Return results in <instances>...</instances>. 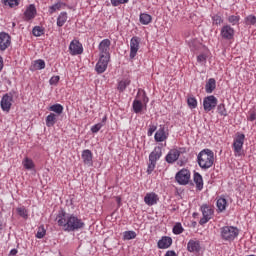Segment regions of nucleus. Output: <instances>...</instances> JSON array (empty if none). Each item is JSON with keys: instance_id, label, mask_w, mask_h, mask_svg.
<instances>
[{"instance_id": "obj_28", "label": "nucleus", "mask_w": 256, "mask_h": 256, "mask_svg": "<svg viewBox=\"0 0 256 256\" xmlns=\"http://www.w3.org/2000/svg\"><path fill=\"white\" fill-rule=\"evenodd\" d=\"M57 114L55 113H50L47 117H46V126L47 127H54L55 123H57Z\"/></svg>"}, {"instance_id": "obj_44", "label": "nucleus", "mask_w": 256, "mask_h": 256, "mask_svg": "<svg viewBox=\"0 0 256 256\" xmlns=\"http://www.w3.org/2000/svg\"><path fill=\"white\" fill-rule=\"evenodd\" d=\"M110 2L113 7H119V5H124L125 3H129V0H110Z\"/></svg>"}, {"instance_id": "obj_19", "label": "nucleus", "mask_w": 256, "mask_h": 256, "mask_svg": "<svg viewBox=\"0 0 256 256\" xmlns=\"http://www.w3.org/2000/svg\"><path fill=\"white\" fill-rule=\"evenodd\" d=\"M37 16V8L34 6V4H30L25 12H24V20L26 21H32L34 17Z\"/></svg>"}, {"instance_id": "obj_56", "label": "nucleus", "mask_w": 256, "mask_h": 256, "mask_svg": "<svg viewBox=\"0 0 256 256\" xmlns=\"http://www.w3.org/2000/svg\"><path fill=\"white\" fill-rule=\"evenodd\" d=\"M116 201H117L118 204L121 203V197H117Z\"/></svg>"}, {"instance_id": "obj_38", "label": "nucleus", "mask_w": 256, "mask_h": 256, "mask_svg": "<svg viewBox=\"0 0 256 256\" xmlns=\"http://www.w3.org/2000/svg\"><path fill=\"white\" fill-rule=\"evenodd\" d=\"M239 21H241V16H239V15H231L228 17V22L231 25H238Z\"/></svg>"}, {"instance_id": "obj_60", "label": "nucleus", "mask_w": 256, "mask_h": 256, "mask_svg": "<svg viewBox=\"0 0 256 256\" xmlns=\"http://www.w3.org/2000/svg\"><path fill=\"white\" fill-rule=\"evenodd\" d=\"M193 215H194V216H197V213H194Z\"/></svg>"}, {"instance_id": "obj_58", "label": "nucleus", "mask_w": 256, "mask_h": 256, "mask_svg": "<svg viewBox=\"0 0 256 256\" xmlns=\"http://www.w3.org/2000/svg\"><path fill=\"white\" fill-rule=\"evenodd\" d=\"M16 25H17V24H16L15 22L12 23V27H16Z\"/></svg>"}, {"instance_id": "obj_21", "label": "nucleus", "mask_w": 256, "mask_h": 256, "mask_svg": "<svg viewBox=\"0 0 256 256\" xmlns=\"http://www.w3.org/2000/svg\"><path fill=\"white\" fill-rule=\"evenodd\" d=\"M173 245V239L169 236H163L157 243L158 249H169Z\"/></svg>"}, {"instance_id": "obj_33", "label": "nucleus", "mask_w": 256, "mask_h": 256, "mask_svg": "<svg viewBox=\"0 0 256 256\" xmlns=\"http://www.w3.org/2000/svg\"><path fill=\"white\" fill-rule=\"evenodd\" d=\"M22 165L24 168H26L28 171H31V169H35V163H33V160L31 158H25L22 162Z\"/></svg>"}, {"instance_id": "obj_16", "label": "nucleus", "mask_w": 256, "mask_h": 256, "mask_svg": "<svg viewBox=\"0 0 256 256\" xmlns=\"http://www.w3.org/2000/svg\"><path fill=\"white\" fill-rule=\"evenodd\" d=\"M169 134L165 131V126L160 125L159 129L156 131L154 135V139L156 143H163V141H167Z\"/></svg>"}, {"instance_id": "obj_51", "label": "nucleus", "mask_w": 256, "mask_h": 256, "mask_svg": "<svg viewBox=\"0 0 256 256\" xmlns=\"http://www.w3.org/2000/svg\"><path fill=\"white\" fill-rule=\"evenodd\" d=\"M256 120V110H251L250 115L248 117V121H255Z\"/></svg>"}, {"instance_id": "obj_53", "label": "nucleus", "mask_w": 256, "mask_h": 256, "mask_svg": "<svg viewBox=\"0 0 256 256\" xmlns=\"http://www.w3.org/2000/svg\"><path fill=\"white\" fill-rule=\"evenodd\" d=\"M165 256H177V253H175L174 250H168L166 252Z\"/></svg>"}, {"instance_id": "obj_46", "label": "nucleus", "mask_w": 256, "mask_h": 256, "mask_svg": "<svg viewBox=\"0 0 256 256\" xmlns=\"http://www.w3.org/2000/svg\"><path fill=\"white\" fill-rule=\"evenodd\" d=\"M47 231L45 230V228H39L38 232L36 233V238L37 239H43V237H45Z\"/></svg>"}, {"instance_id": "obj_27", "label": "nucleus", "mask_w": 256, "mask_h": 256, "mask_svg": "<svg viewBox=\"0 0 256 256\" xmlns=\"http://www.w3.org/2000/svg\"><path fill=\"white\" fill-rule=\"evenodd\" d=\"M63 7H67V4L65 2L58 1L54 5L49 6L48 11L50 15H53V13H55L56 11L63 9Z\"/></svg>"}, {"instance_id": "obj_26", "label": "nucleus", "mask_w": 256, "mask_h": 256, "mask_svg": "<svg viewBox=\"0 0 256 256\" xmlns=\"http://www.w3.org/2000/svg\"><path fill=\"white\" fill-rule=\"evenodd\" d=\"M216 207L218 209V213H223V211L227 209V199L219 197L216 201Z\"/></svg>"}, {"instance_id": "obj_40", "label": "nucleus", "mask_w": 256, "mask_h": 256, "mask_svg": "<svg viewBox=\"0 0 256 256\" xmlns=\"http://www.w3.org/2000/svg\"><path fill=\"white\" fill-rule=\"evenodd\" d=\"M184 229L183 226L181 225V223H176L173 227V233L174 235H181V233H183Z\"/></svg>"}, {"instance_id": "obj_3", "label": "nucleus", "mask_w": 256, "mask_h": 256, "mask_svg": "<svg viewBox=\"0 0 256 256\" xmlns=\"http://www.w3.org/2000/svg\"><path fill=\"white\" fill-rule=\"evenodd\" d=\"M163 155V149L161 146H156L154 150L149 154V163L147 168L148 175H151L153 171H155V167H157V161L161 159Z\"/></svg>"}, {"instance_id": "obj_2", "label": "nucleus", "mask_w": 256, "mask_h": 256, "mask_svg": "<svg viewBox=\"0 0 256 256\" xmlns=\"http://www.w3.org/2000/svg\"><path fill=\"white\" fill-rule=\"evenodd\" d=\"M197 163L203 171L211 169L213 163H215V153H213L211 149H203L197 155Z\"/></svg>"}, {"instance_id": "obj_8", "label": "nucleus", "mask_w": 256, "mask_h": 256, "mask_svg": "<svg viewBox=\"0 0 256 256\" xmlns=\"http://www.w3.org/2000/svg\"><path fill=\"white\" fill-rule=\"evenodd\" d=\"M13 105V94L6 93L3 95L0 101V107L4 113H9L11 111V107Z\"/></svg>"}, {"instance_id": "obj_1", "label": "nucleus", "mask_w": 256, "mask_h": 256, "mask_svg": "<svg viewBox=\"0 0 256 256\" xmlns=\"http://www.w3.org/2000/svg\"><path fill=\"white\" fill-rule=\"evenodd\" d=\"M58 227H61L66 233H73L85 229V222L75 214L66 213L64 209H60L56 216Z\"/></svg>"}, {"instance_id": "obj_52", "label": "nucleus", "mask_w": 256, "mask_h": 256, "mask_svg": "<svg viewBox=\"0 0 256 256\" xmlns=\"http://www.w3.org/2000/svg\"><path fill=\"white\" fill-rule=\"evenodd\" d=\"M142 101L144 105H147L149 103V97H147V94H145V92L143 93Z\"/></svg>"}, {"instance_id": "obj_20", "label": "nucleus", "mask_w": 256, "mask_h": 256, "mask_svg": "<svg viewBox=\"0 0 256 256\" xmlns=\"http://www.w3.org/2000/svg\"><path fill=\"white\" fill-rule=\"evenodd\" d=\"M82 160L84 165L88 167H93V152L91 150L86 149L82 152Z\"/></svg>"}, {"instance_id": "obj_55", "label": "nucleus", "mask_w": 256, "mask_h": 256, "mask_svg": "<svg viewBox=\"0 0 256 256\" xmlns=\"http://www.w3.org/2000/svg\"><path fill=\"white\" fill-rule=\"evenodd\" d=\"M0 71H3V57L0 56Z\"/></svg>"}, {"instance_id": "obj_54", "label": "nucleus", "mask_w": 256, "mask_h": 256, "mask_svg": "<svg viewBox=\"0 0 256 256\" xmlns=\"http://www.w3.org/2000/svg\"><path fill=\"white\" fill-rule=\"evenodd\" d=\"M17 253H19V251L15 248L10 251V255H12V256L17 255Z\"/></svg>"}, {"instance_id": "obj_15", "label": "nucleus", "mask_w": 256, "mask_h": 256, "mask_svg": "<svg viewBox=\"0 0 256 256\" xmlns=\"http://www.w3.org/2000/svg\"><path fill=\"white\" fill-rule=\"evenodd\" d=\"M11 46V36L6 32L0 33V51H6Z\"/></svg>"}, {"instance_id": "obj_35", "label": "nucleus", "mask_w": 256, "mask_h": 256, "mask_svg": "<svg viewBox=\"0 0 256 256\" xmlns=\"http://www.w3.org/2000/svg\"><path fill=\"white\" fill-rule=\"evenodd\" d=\"M49 111H53L56 115H61L63 113V105L61 104H54L50 106Z\"/></svg>"}, {"instance_id": "obj_11", "label": "nucleus", "mask_w": 256, "mask_h": 256, "mask_svg": "<svg viewBox=\"0 0 256 256\" xmlns=\"http://www.w3.org/2000/svg\"><path fill=\"white\" fill-rule=\"evenodd\" d=\"M110 47H111V40L109 39L102 40L98 46V49L100 51V57L111 58V54L109 53Z\"/></svg>"}, {"instance_id": "obj_32", "label": "nucleus", "mask_w": 256, "mask_h": 256, "mask_svg": "<svg viewBox=\"0 0 256 256\" xmlns=\"http://www.w3.org/2000/svg\"><path fill=\"white\" fill-rule=\"evenodd\" d=\"M132 108L134 113H141V111H143V102H141V100L135 99L132 103Z\"/></svg>"}, {"instance_id": "obj_18", "label": "nucleus", "mask_w": 256, "mask_h": 256, "mask_svg": "<svg viewBox=\"0 0 256 256\" xmlns=\"http://www.w3.org/2000/svg\"><path fill=\"white\" fill-rule=\"evenodd\" d=\"M159 201V196L155 193H147L144 197V203L148 205V207H153V205H157Z\"/></svg>"}, {"instance_id": "obj_31", "label": "nucleus", "mask_w": 256, "mask_h": 256, "mask_svg": "<svg viewBox=\"0 0 256 256\" xmlns=\"http://www.w3.org/2000/svg\"><path fill=\"white\" fill-rule=\"evenodd\" d=\"M151 21H153V17H151V15H149L147 13L140 14V23L142 25H149V23H151Z\"/></svg>"}, {"instance_id": "obj_42", "label": "nucleus", "mask_w": 256, "mask_h": 256, "mask_svg": "<svg viewBox=\"0 0 256 256\" xmlns=\"http://www.w3.org/2000/svg\"><path fill=\"white\" fill-rule=\"evenodd\" d=\"M18 215H20V217H22L23 219H27V217H29V214L27 213V209H25V207H19L16 209Z\"/></svg>"}, {"instance_id": "obj_50", "label": "nucleus", "mask_w": 256, "mask_h": 256, "mask_svg": "<svg viewBox=\"0 0 256 256\" xmlns=\"http://www.w3.org/2000/svg\"><path fill=\"white\" fill-rule=\"evenodd\" d=\"M207 61V56L205 54H200L197 56L198 63H205Z\"/></svg>"}, {"instance_id": "obj_48", "label": "nucleus", "mask_w": 256, "mask_h": 256, "mask_svg": "<svg viewBox=\"0 0 256 256\" xmlns=\"http://www.w3.org/2000/svg\"><path fill=\"white\" fill-rule=\"evenodd\" d=\"M156 131H157V126L150 125L149 129H148V133H147L148 137H151L153 135V133Z\"/></svg>"}, {"instance_id": "obj_30", "label": "nucleus", "mask_w": 256, "mask_h": 256, "mask_svg": "<svg viewBox=\"0 0 256 256\" xmlns=\"http://www.w3.org/2000/svg\"><path fill=\"white\" fill-rule=\"evenodd\" d=\"M129 85H131V80L125 79V80L118 82L117 89L120 93H123V91H125L127 89V87H129Z\"/></svg>"}, {"instance_id": "obj_57", "label": "nucleus", "mask_w": 256, "mask_h": 256, "mask_svg": "<svg viewBox=\"0 0 256 256\" xmlns=\"http://www.w3.org/2000/svg\"><path fill=\"white\" fill-rule=\"evenodd\" d=\"M2 229H3V223H1L0 221V231H2Z\"/></svg>"}, {"instance_id": "obj_37", "label": "nucleus", "mask_w": 256, "mask_h": 256, "mask_svg": "<svg viewBox=\"0 0 256 256\" xmlns=\"http://www.w3.org/2000/svg\"><path fill=\"white\" fill-rule=\"evenodd\" d=\"M34 37H41V35H45V28L41 26H35L32 30Z\"/></svg>"}, {"instance_id": "obj_39", "label": "nucleus", "mask_w": 256, "mask_h": 256, "mask_svg": "<svg viewBox=\"0 0 256 256\" xmlns=\"http://www.w3.org/2000/svg\"><path fill=\"white\" fill-rule=\"evenodd\" d=\"M217 113H219L221 117H227V108H225V105L223 103L217 106Z\"/></svg>"}, {"instance_id": "obj_23", "label": "nucleus", "mask_w": 256, "mask_h": 256, "mask_svg": "<svg viewBox=\"0 0 256 256\" xmlns=\"http://www.w3.org/2000/svg\"><path fill=\"white\" fill-rule=\"evenodd\" d=\"M215 89H217V81L215 80V78L208 79L205 85L206 93L211 94Z\"/></svg>"}, {"instance_id": "obj_47", "label": "nucleus", "mask_w": 256, "mask_h": 256, "mask_svg": "<svg viewBox=\"0 0 256 256\" xmlns=\"http://www.w3.org/2000/svg\"><path fill=\"white\" fill-rule=\"evenodd\" d=\"M103 127V124L98 123L91 127L92 133H99L101 131V128Z\"/></svg>"}, {"instance_id": "obj_5", "label": "nucleus", "mask_w": 256, "mask_h": 256, "mask_svg": "<svg viewBox=\"0 0 256 256\" xmlns=\"http://www.w3.org/2000/svg\"><path fill=\"white\" fill-rule=\"evenodd\" d=\"M243 145H245V134L238 132L232 144L235 157H243Z\"/></svg>"}, {"instance_id": "obj_14", "label": "nucleus", "mask_w": 256, "mask_h": 256, "mask_svg": "<svg viewBox=\"0 0 256 256\" xmlns=\"http://www.w3.org/2000/svg\"><path fill=\"white\" fill-rule=\"evenodd\" d=\"M69 52L73 56L83 54V44L78 40H72L69 45Z\"/></svg>"}, {"instance_id": "obj_7", "label": "nucleus", "mask_w": 256, "mask_h": 256, "mask_svg": "<svg viewBox=\"0 0 256 256\" xmlns=\"http://www.w3.org/2000/svg\"><path fill=\"white\" fill-rule=\"evenodd\" d=\"M175 181L178 185H189V181H191V171L189 169H181L175 175Z\"/></svg>"}, {"instance_id": "obj_22", "label": "nucleus", "mask_w": 256, "mask_h": 256, "mask_svg": "<svg viewBox=\"0 0 256 256\" xmlns=\"http://www.w3.org/2000/svg\"><path fill=\"white\" fill-rule=\"evenodd\" d=\"M180 155H181V152L179 150L177 149L170 150L165 157V161L166 163H170V164L175 163V161L179 159Z\"/></svg>"}, {"instance_id": "obj_59", "label": "nucleus", "mask_w": 256, "mask_h": 256, "mask_svg": "<svg viewBox=\"0 0 256 256\" xmlns=\"http://www.w3.org/2000/svg\"><path fill=\"white\" fill-rule=\"evenodd\" d=\"M105 121H107V117H104V118H103V122H105Z\"/></svg>"}, {"instance_id": "obj_9", "label": "nucleus", "mask_w": 256, "mask_h": 256, "mask_svg": "<svg viewBox=\"0 0 256 256\" xmlns=\"http://www.w3.org/2000/svg\"><path fill=\"white\" fill-rule=\"evenodd\" d=\"M217 103H219V100H217V97H215L214 95L205 97L203 100L204 111H206V113H209V111H213V109L217 107Z\"/></svg>"}, {"instance_id": "obj_10", "label": "nucleus", "mask_w": 256, "mask_h": 256, "mask_svg": "<svg viewBox=\"0 0 256 256\" xmlns=\"http://www.w3.org/2000/svg\"><path fill=\"white\" fill-rule=\"evenodd\" d=\"M141 43V38L138 36H133L130 40V59H135L137 57V52L139 51V45Z\"/></svg>"}, {"instance_id": "obj_41", "label": "nucleus", "mask_w": 256, "mask_h": 256, "mask_svg": "<svg viewBox=\"0 0 256 256\" xmlns=\"http://www.w3.org/2000/svg\"><path fill=\"white\" fill-rule=\"evenodd\" d=\"M187 103L190 109H197V99L195 97H189Z\"/></svg>"}, {"instance_id": "obj_4", "label": "nucleus", "mask_w": 256, "mask_h": 256, "mask_svg": "<svg viewBox=\"0 0 256 256\" xmlns=\"http://www.w3.org/2000/svg\"><path fill=\"white\" fill-rule=\"evenodd\" d=\"M239 236V229L234 226H224L220 228V237L223 241H235Z\"/></svg>"}, {"instance_id": "obj_29", "label": "nucleus", "mask_w": 256, "mask_h": 256, "mask_svg": "<svg viewBox=\"0 0 256 256\" xmlns=\"http://www.w3.org/2000/svg\"><path fill=\"white\" fill-rule=\"evenodd\" d=\"M67 19H68L67 12H61L57 18V26L63 27V25L67 23Z\"/></svg>"}, {"instance_id": "obj_24", "label": "nucleus", "mask_w": 256, "mask_h": 256, "mask_svg": "<svg viewBox=\"0 0 256 256\" xmlns=\"http://www.w3.org/2000/svg\"><path fill=\"white\" fill-rule=\"evenodd\" d=\"M42 69H45V60L43 59L35 60L30 67V71H41Z\"/></svg>"}, {"instance_id": "obj_13", "label": "nucleus", "mask_w": 256, "mask_h": 256, "mask_svg": "<svg viewBox=\"0 0 256 256\" xmlns=\"http://www.w3.org/2000/svg\"><path fill=\"white\" fill-rule=\"evenodd\" d=\"M220 35L222 39H226L227 41H231L233 37H235V29L231 27V25H224L221 28Z\"/></svg>"}, {"instance_id": "obj_43", "label": "nucleus", "mask_w": 256, "mask_h": 256, "mask_svg": "<svg viewBox=\"0 0 256 256\" xmlns=\"http://www.w3.org/2000/svg\"><path fill=\"white\" fill-rule=\"evenodd\" d=\"M212 21L213 25H221V23H223V18L219 14H216L212 16Z\"/></svg>"}, {"instance_id": "obj_36", "label": "nucleus", "mask_w": 256, "mask_h": 256, "mask_svg": "<svg viewBox=\"0 0 256 256\" xmlns=\"http://www.w3.org/2000/svg\"><path fill=\"white\" fill-rule=\"evenodd\" d=\"M21 0H2L3 5L10 7L13 9V7H19V3Z\"/></svg>"}, {"instance_id": "obj_49", "label": "nucleus", "mask_w": 256, "mask_h": 256, "mask_svg": "<svg viewBox=\"0 0 256 256\" xmlns=\"http://www.w3.org/2000/svg\"><path fill=\"white\" fill-rule=\"evenodd\" d=\"M59 76H52L49 80L50 85H57L59 83Z\"/></svg>"}, {"instance_id": "obj_6", "label": "nucleus", "mask_w": 256, "mask_h": 256, "mask_svg": "<svg viewBox=\"0 0 256 256\" xmlns=\"http://www.w3.org/2000/svg\"><path fill=\"white\" fill-rule=\"evenodd\" d=\"M200 211L202 213V218L199 221V225H205L213 219V214L215 213L213 208L209 206L208 204H203L200 207Z\"/></svg>"}, {"instance_id": "obj_12", "label": "nucleus", "mask_w": 256, "mask_h": 256, "mask_svg": "<svg viewBox=\"0 0 256 256\" xmlns=\"http://www.w3.org/2000/svg\"><path fill=\"white\" fill-rule=\"evenodd\" d=\"M109 57H105V56H100L98 62L96 63V66H95V71L98 73V74H101V73H105V71H107V67L109 65Z\"/></svg>"}, {"instance_id": "obj_34", "label": "nucleus", "mask_w": 256, "mask_h": 256, "mask_svg": "<svg viewBox=\"0 0 256 256\" xmlns=\"http://www.w3.org/2000/svg\"><path fill=\"white\" fill-rule=\"evenodd\" d=\"M137 237V233L133 230L123 232V240L131 241V239H135Z\"/></svg>"}, {"instance_id": "obj_25", "label": "nucleus", "mask_w": 256, "mask_h": 256, "mask_svg": "<svg viewBox=\"0 0 256 256\" xmlns=\"http://www.w3.org/2000/svg\"><path fill=\"white\" fill-rule=\"evenodd\" d=\"M193 180L196 185V189L198 191H203V176H201L198 172H195Z\"/></svg>"}, {"instance_id": "obj_17", "label": "nucleus", "mask_w": 256, "mask_h": 256, "mask_svg": "<svg viewBox=\"0 0 256 256\" xmlns=\"http://www.w3.org/2000/svg\"><path fill=\"white\" fill-rule=\"evenodd\" d=\"M187 251L189 253H201V241L191 239L187 243Z\"/></svg>"}, {"instance_id": "obj_45", "label": "nucleus", "mask_w": 256, "mask_h": 256, "mask_svg": "<svg viewBox=\"0 0 256 256\" xmlns=\"http://www.w3.org/2000/svg\"><path fill=\"white\" fill-rule=\"evenodd\" d=\"M245 23L247 25H255L256 24V17L254 15H249L245 18Z\"/></svg>"}]
</instances>
